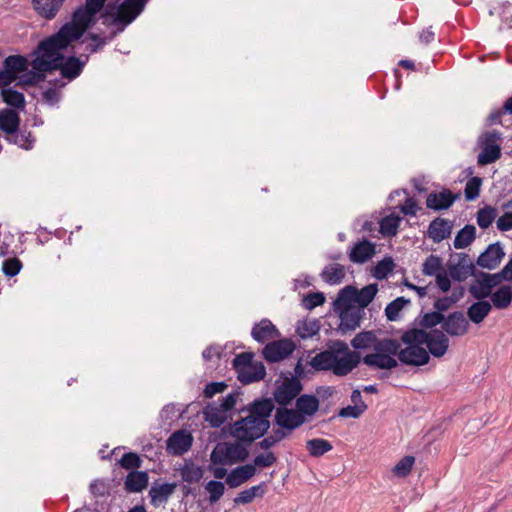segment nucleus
<instances>
[{
  "label": "nucleus",
  "mask_w": 512,
  "mask_h": 512,
  "mask_svg": "<svg viewBox=\"0 0 512 512\" xmlns=\"http://www.w3.org/2000/svg\"><path fill=\"white\" fill-rule=\"evenodd\" d=\"M360 362V353L349 350L346 342L331 340L327 343L326 350L311 359L310 365L316 371L331 370L334 375L342 377L352 372Z\"/></svg>",
  "instance_id": "f257e3e1"
},
{
  "label": "nucleus",
  "mask_w": 512,
  "mask_h": 512,
  "mask_svg": "<svg viewBox=\"0 0 512 512\" xmlns=\"http://www.w3.org/2000/svg\"><path fill=\"white\" fill-rule=\"evenodd\" d=\"M56 39L57 37L54 33L38 43L34 50L36 58L31 62L34 70L43 72V74L51 73L55 70L61 71L62 52L67 50L71 44L59 42Z\"/></svg>",
  "instance_id": "f03ea898"
},
{
  "label": "nucleus",
  "mask_w": 512,
  "mask_h": 512,
  "mask_svg": "<svg viewBox=\"0 0 512 512\" xmlns=\"http://www.w3.org/2000/svg\"><path fill=\"white\" fill-rule=\"evenodd\" d=\"M97 22L96 15L80 5L71 15V20L64 23L55 33L57 41L70 43L71 45L88 33Z\"/></svg>",
  "instance_id": "7ed1b4c3"
},
{
  "label": "nucleus",
  "mask_w": 512,
  "mask_h": 512,
  "mask_svg": "<svg viewBox=\"0 0 512 512\" xmlns=\"http://www.w3.org/2000/svg\"><path fill=\"white\" fill-rule=\"evenodd\" d=\"M147 0H124L121 3H108L105 15L111 16L108 26H120L119 31H124L144 10ZM106 24V22H104Z\"/></svg>",
  "instance_id": "20e7f679"
},
{
  "label": "nucleus",
  "mask_w": 512,
  "mask_h": 512,
  "mask_svg": "<svg viewBox=\"0 0 512 512\" xmlns=\"http://www.w3.org/2000/svg\"><path fill=\"white\" fill-rule=\"evenodd\" d=\"M271 427V423H265L261 419L248 414L229 425V435L234 439L252 444L264 437Z\"/></svg>",
  "instance_id": "39448f33"
},
{
  "label": "nucleus",
  "mask_w": 512,
  "mask_h": 512,
  "mask_svg": "<svg viewBox=\"0 0 512 512\" xmlns=\"http://www.w3.org/2000/svg\"><path fill=\"white\" fill-rule=\"evenodd\" d=\"M245 441L235 439L234 442H219L210 454V460L214 465H233L244 462L248 456V446Z\"/></svg>",
  "instance_id": "423d86ee"
},
{
  "label": "nucleus",
  "mask_w": 512,
  "mask_h": 512,
  "mask_svg": "<svg viewBox=\"0 0 512 512\" xmlns=\"http://www.w3.org/2000/svg\"><path fill=\"white\" fill-rule=\"evenodd\" d=\"M501 133L493 130L485 132L480 138L482 151L478 155L477 163L481 166L496 162L501 157Z\"/></svg>",
  "instance_id": "0eeeda50"
},
{
  "label": "nucleus",
  "mask_w": 512,
  "mask_h": 512,
  "mask_svg": "<svg viewBox=\"0 0 512 512\" xmlns=\"http://www.w3.org/2000/svg\"><path fill=\"white\" fill-rule=\"evenodd\" d=\"M303 385L297 377L285 378L273 391L274 403L279 406H288L300 394Z\"/></svg>",
  "instance_id": "6e6552de"
},
{
  "label": "nucleus",
  "mask_w": 512,
  "mask_h": 512,
  "mask_svg": "<svg viewBox=\"0 0 512 512\" xmlns=\"http://www.w3.org/2000/svg\"><path fill=\"white\" fill-rule=\"evenodd\" d=\"M295 348L296 345L291 339L273 340L265 345L262 355L267 362L276 363L290 356Z\"/></svg>",
  "instance_id": "1a4fd4ad"
},
{
  "label": "nucleus",
  "mask_w": 512,
  "mask_h": 512,
  "mask_svg": "<svg viewBox=\"0 0 512 512\" xmlns=\"http://www.w3.org/2000/svg\"><path fill=\"white\" fill-rule=\"evenodd\" d=\"M273 422L276 426L284 428L288 432H293L306 422V417H303L296 409L279 406L275 410Z\"/></svg>",
  "instance_id": "9d476101"
},
{
  "label": "nucleus",
  "mask_w": 512,
  "mask_h": 512,
  "mask_svg": "<svg viewBox=\"0 0 512 512\" xmlns=\"http://www.w3.org/2000/svg\"><path fill=\"white\" fill-rule=\"evenodd\" d=\"M70 47L72 48V52L76 53V46L72 44ZM87 63L88 54H80L79 56H76L75 54L65 56L63 54L60 74L62 78L68 79L69 81L74 80L81 75Z\"/></svg>",
  "instance_id": "9b49d317"
},
{
  "label": "nucleus",
  "mask_w": 512,
  "mask_h": 512,
  "mask_svg": "<svg viewBox=\"0 0 512 512\" xmlns=\"http://www.w3.org/2000/svg\"><path fill=\"white\" fill-rule=\"evenodd\" d=\"M455 256L458 258L457 262L448 264L450 277L458 282L465 281L469 276L476 277L478 271L471 262L469 255L461 252L456 253Z\"/></svg>",
  "instance_id": "f8f14e48"
},
{
  "label": "nucleus",
  "mask_w": 512,
  "mask_h": 512,
  "mask_svg": "<svg viewBox=\"0 0 512 512\" xmlns=\"http://www.w3.org/2000/svg\"><path fill=\"white\" fill-rule=\"evenodd\" d=\"M469 326V321L464 313L462 311H454L445 316L441 331H444L447 336L459 337L468 332Z\"/></svg>",
  "instance_id": "ddd939ff"
},
{
  "label": "nucleus",
  "mask_w": 512,
  "mask_h": 512,
  "mask_svg": "<svg viewBox=\"0 0 512 512\" xmlns=\"http://www.w3.org/2000/svg\"><path fill=\"white\" fill-rule=\"evenodd\" d=\"M504 257L505 252L501 243L495 242L489 244L486 249L478 256L476 264L481 268L494 270L500 265Z\"/></svg>",
  "instance_id": "4468645a"
},
{
  "label": "nucleus",
  "mask_w": 512,
  "mask_h": 512,
  "mask_svg": "<svg viewBox=\"0 0 512 512\" xmlns=\"http://www.w3.org/2000/svg\"><path fill=\"white\" fill-rule=\"evenodd\" d=\"M274 410H276V408L272 398L260 397L244 406L241 409V412H247L248 414L261 419L265 423H271L269 418Z\"/></svg>",
  "instance_id": "2eb2a0df"
},
{
  "label": "nucleus",
  "mask_w": 512,
  "mask_h": 512,
  "mask_svg": "<svg viewBox=\"0 0 512 512\" xmlns=\"http://www.w3.org/2000/svg\"><path fill=\"white\" fill-rule=\"evenodd\" d=\"M427 352L429 356L432 355L435 358L443 357L450 345L449 337L440 329H433L428 332V337L425 341Z\"/></svg>",
  "instance_id": "dca6fc26"
},
{
  "label": "nucleus",
  "mask_w": 512,
  "mask_h": 512,
  "mask_svg": "<svg viewBox=\"0 0 512 512\" xmlns=\"http://www.w3.org/2000/svg\"><path fill=\"white\" fill-rule=\"evenodd\" d=\"M193 437L184 430L173 432L166 441V451L170 455L181 456L190 450Z\"/></svg>",
  "instance_id": "f3484780"
},
{
  "label": "nucleus",
  "mask_w": 512,
  "mask_h": 512,
  "mask_svg": "<svg viewBox=\"0 0 512 512\" xmlns=\"http://www.w3.org/2000/svg\"><path fill=\"white\" fill-rule=\"evenodd\" d=\"M335 311L339 314L340 318L337 331L343 335L356 330L360 326L361 319L364 315V311L358 307L335 309Z\"/></svg>",
  "instance_id": "a211bd4d"
},
{
  "label": "nucleus",
  "mask_w": 512,
  "mask_h": 512,
  "mask_svg": "<svg viewBox=\"0 0 512 512\" xmlns=\"http://www.w3.org/2000/svg\"><path fill=\"white\" fill-rule=\"evenodd\" d=\"M398 360L405 365L424 366L429 363V352L419 345L406 346L401 349Z\"/></svg>",
  "instance_id": "6ab92c4d"
},
{
  "label": "nucleus",
  "mask_w": 512,
  "mask_h": 512,
  "mask_svg": "<svg viewBox=\"0 0 512 512\" xmlns=\"http://www.w3.org/2000/svg\"><path fill=\"white\" fill-rule=\"evenodd\" d=\"M28 69L27 58L22 55H10L3 61L2 73L6 77V82L13 83L17 78L18 74L26 72Z\"/></svg>",
  "instance_id": "aec40b11"
},
{
  "label": "nucleus",
  "mask_w": 512,
  "mask_h": 512,
  "mask_svg": "<svg viewBox=\"0 0 512 512\" xmlns=\"http://www.w3.org/2000/svg\"><path fill=\"white\" fill-rule=\"evenodd\" d=\"M459 194H454L449 189H442L440 192H432L426 198V206L434 211L449 209L457 200Z\"/></svg>",
  "instance_id": "412c9836"
},
{
  "label": "nucleus",
  "mask_w": 512,
  "mask_h": 512,
  "mask_svg": "<svg viewBox=\"0 0 512 512\" xmlns=\"http://www.w3.org/2000/svg\"><path fill=\"white\" fill-rule=\"evenodd\" d=\"M376 253V245L364 238L356 242L348 252L349 260L356 264H363L370 260Z\"/></svg>",
  "instance_id": "4be33fe9"
},
{
  "label": "nucleus",
  "mask_w": 512,
  "mask_h": 512,
  "mask_svg": "<svg viewBox=\"0 0 512 512\" xmlns=\"http://www.w3.org/2000/svg\"><path fill=\"white\" fill-rule=\"evenodd\" d=\"M176 488V482L160 484L158 480H156L148 492L151 505L159 507L161 504L166 503L174 494Z\"/></svg>",
  "instance_id": "5701e85b"
},
{
  "label": "nucleus",
  "mask_w": 512,
  "mask_h": 512,
  "mask_svg": "<svg viewBox=\"0 0 512 512\" xmlns=\"http://www.w3.org/2000/svg\"><path fill=\"white\" fill-rule=\"evenodd\" d=\"M252 338L258 343H265L274 340L280 336V332L276 326L267 318L255 323L251 330Z\"/></svg>",
  "instance_id": "b1692460"
},
{
  "label": "nucleus",
  "mask_w": 512,
  "mask_h": 512,
  "mask_svg": "<svg viewBox=\"0 0 512 512\" xmlns=\"http://www.w3.org/2000/svg\"><path fill=\"white\" fill-rule=\"evenodd\" d=\"M452 227L453 225L450 220L437 217L433 221H431L428 226V237L432 239L434 243H440L444 239L450 237Z\"/></svg>",
  "instance_id": "393cba45"
},
{
  "label": "nucleus",
  "mask_w": 512,
  "mask_h": 512,
  "mask_svg": "<svg viewBox=\"0 0 512 512\" xmlns=\"http://www.w3.org/2000/svg\"><path fill=\"white\" fill-rule=\"evenodd\" d=\"M256 474V468L252 464L238 466L231 470L226 477V483L230 488L239 487Z\"/></svg>",
  "instance_id": "a878e982"
},
{
  "label": "nucleus",
  "mask_w": 512,
  "mask_h": 512,
  "mask_svg": "<svg viewBox=\"0 0 512 512\" xmlns=\"http://www.w3.org/2000/svg\"><path fill=\"white\" fill-rule=\"evenodd\" d=\"M149 475L146 471L132 470L124 481V489L128 493H138L147 488Z\"/></svg>",
  "instance_id": "bb28decb"
},
{
  "label": "nucleus",
  "mask_w": 512,
  "mask_h": 512,
  "mask_svg": "<svg viewBox=\"0 0 512 512\" xmlns=\"http://www.w3.org/2000/svg\"><path fill=\"white\" fill-rule=\"evenodd\" d=\"M393 356L394 355L375 352L365 355L362 361L369 367L390 370L398 366V361L393 358Z\"/></svg>",
  "instance_id": "cd10ccee"
},
{
  "label": "nucleus",
  "mask_w": 512,
  "mask_h": 512,
  "mask_svg": "<svg viewBox=\"0 0 512 512\" xmlns=\"http://www.w3.org/2000/svg\"><path fill=\"white\" fill-rule=\"evenodd\" d=\"M65 0H33L35 11L43 18L51 20L55 18Z\"/></svg>",
  "instance_id": "c85d7f7f"
},
{
  "label": "nucleus",
  "mask_w": 512,
  "mask_h": 512,
  "mask_svg": "<svg viewBox=\"0 0 512 512\" xmlns=\"http://www.w3.org/2000/svg\"><path fill=\"white\" fill-rule=\"evenodd\" d=\"M20 116L13 109H3L0 111V130L8 135L17 132L20 125Z\"/></svg>",
  "instance_id": "c756f323"
},
{
  "label": "nucleus",
  "mask_w": 512,
  "mask_h": 512,
  "mask_svg": "<svg viewBox=\"0 0 512 512\" xmlns=\"http://www.w3.org/2000/svg\"><path fill=\"white\" fill-rule=\"evenodd\" d=\"M265 375L266 368L264 364L260 361H256L254 365L249 367V369L239 370V373L237 374V379L243 385H248L264 379Z\"/></svg>",
  "instance_id": "7c9ffc66"
},
{
  "label": "nucleus",
  "mask_w": 512,
  "mask_h": 512,
  "mask_svg": "<svg viewBox=\"0 0 512 512\" xmlns=\"http://www.w3.org/2000/svg\"><path fill=\"white\" fill-rule=\"evenodd\" d=\"M492 305L486 300H477L467 309L469 320L475 324L481 323L490 313Z\"/></svg>",
  "instance_id": "2f4dec72"
},
{
  "label": "nucleus",
  "mask_w": 512,
  "mask_h": 512,
  "mask_svg": "<svg viewBox=\"0 0 512 512\" xmlns=\"http://www.w3.org/2000/svg\"><path fill=\"white\" fill-rule=\"evenodd\" d=\"M319 409V400L315 395L303 394L296 400V410L303 417L314 415Z\"/></svg>",
  "instance_id": "473e14b6"
},
{
  "label": "nucleus",
  "mask_w": 512,
  "mask_h": 512,
  "mask_svg": "<svg viewBox=\"0 0 512 512\" xmlns=\"http://www.w3.org/2000/svg\"><path fill=\"white\" fill-rule=\"evenodd\" d=\"M358 289L352 285L345 286L338 293L334 301V309L355 308L352 303H356Z\"/></svg>",
  "instance_id": "72a5a7b5"
},
{
  "label": "nucleus",
  "mask_w": 512,
  "mask_h": 512,
  "mask_svg": "<svg viewBox=\"0 0 512 512\" xmlns=\"http://www.w3.org/2000/svg\"><path fill=\"white\" fill-rule=\"evenodd\" d=\"M78 42L79 44L87 43L82 54H88V59L91 54L98 53L105 47V41L102 39V35L94 32L86 33Z\"/></svg>",
  "instance_id": "f704fd0d"
},
{
  "label": "nucleus",
  "mask_w": 512,
  "mask_h": 512,
  "mask_svg": "<svg viewBox=\"0 0 512 512\" xmlns=\"http://www.w3.org/2000/svg\"><path fill=\"white\" fill-rule=\"evenodd\" d=\"M445 319V315L443 313H439V311L434 310L427 313H424L423 315H419L415 318L414 324L420 326L424 330L426 329H436L435 327L438 324L443 325Z\"/></svg>",
  "instance_id": "c9c22d12"
},
{
  "label": "nucleus",
  "mask_w": 512,
  "mask_h": 512,
  "mask_svg": "<svg viewBox=\"0 0 512 512\" xmlns=\"http://www.w3.org/2000/svg\"><path fill=\"white\" fill-rule=\"evenodd\" d=\"M401 220V217L394 213L381 218L379 221V233L384 237L396 236Z\"/></svg>",
  "instance_id": "e433bc0d"
},
{
  "label": "nucleus",
  "mask_w": 512,
  "mask_h": 512,
  "mask_svg": "<svg viewBox=\"0 0 512 512\" xmlns=\"http://www.w3.org/2000/svg\"><path fill=\"white\" fill-rule=\"evenodd\" d=\"M490 298L495 308L506 309L512 302V287L510 285H502L492 293Z\"/></svg>",
  "instance_id": "4c0bfd02"
},
{
  "label": "nucleus",
  "mask_w": 512,
  "mask_h": 512,
  "mask_svg": "<svg viewBox=\"0 0 512 512\" xmlns=\"http://www.w3.org/2000/svg\"><path fill=\"white\" fill-rule=\"evenodd\" d=\"M476 238V228L474 225L467 224L460 229L453 241L456 249L467 248Z\"/></svg>",
  "instance_id": "58836bf2"
},
{
  "label": "nucleus",
  "mask_w": 512,
  "mask_h": 512,
  "mask_svg": "<svg viewBox=\"0 0 512 512\" xmlns=\"http://www.w3.org/2000/svg\"><path fill=\"white\" fill-rule=\"evenodd\" d=\"M492 288L485 278L475 277L472 284L469 285L468 291L476 300H484L492 295Z\"/></svg>",
  "instance_id": "ea45409f"
},
{
  "label": "nucleus",
  "mask_w": 512,
  "mask_h": 512,
  "mask_svg": "<svg viewBox=\"0 0 512 512\" xmlns=\"http://www.w3.org/2000/svg\"><path fill=\"white\" fill-rule=\"evenodd\" d=\"M321 325L318 319L299 320L296 325V333L301 339L312 338L320 331Z\"/></svg>",
  "instance_id": "a19ab883"
},
{
  "label": "nucleus",
  "mask_w": 512,
  "mask_h": 512,
  "mask_svg": "<svg viewBox=\"0 0 512 512\" xmlns=\"http://www.w3.org/2000/svg\"><path fill=\"white\" fill-rule=\"evenodd\" d=\"M1 97L3 102L10 107L20 110H23L25 107L24 94L13 88L3 87L1 90Z\"/></svg>",
  "instance_id": "79ce46f5"
},
{
  "label": "nucleus",
  "mask_w": 512,
  "mask_h": 512,
  "mask_svg": "<svg viewBox=\"0 0 512 512\" xmlns=\"http://www.w3.org/2000/svg\"><path fill=\"white\" fill-rule=\"evenodd\" d=\"M321 277L330 285L340 284L345 277L344 266L338 263L327 266L323 269Z\"/></svg>",
  "instance_id": "37998d69"
},
{
  "label": "nucleus",
  "mask_w": 512,
  "mask_h": 512,
  "mask_svg": "<svg viewBox=\"0 0 512 512\" xmlns=\"http://www.w3.org/2000/svg\"><path fill=\"white\" fill-rule=\"evenodd\" d=\"M428 337V332L423 328H411L406 330L400 340L403 344L407 346L419 345L422 346L425 344V341Z\"/></svg>",
  "instance_id": "c03bdc74"
},
{
  "label": "nucleus",
  "mask_w": 512,
  "mask_h": 512,
  "mask_svg": "<svg viewBox=\"0 0 512 512\" xmlns=\"http://www.w3.org/2000/svg\"><path fill=\"white\" fill-rule=\"evenodd\" d=\"M204 420L210 424L212 428L220 427L226 420L224 411L220 407L208 404L203 409Z\"/></svg>",
  "instance_id": "a18cd8bd"
},
{
  "label": "nucleus",
  "mask_w": 512,
  "mask_h": 512,
  "mask_svg": "<svg viewBox=\"0 0 512 512\" xmlns=\"http://www.w3.org/2000/svg\"><path fill=\"white\" fill-rule=\"evenodd\" d=\"M306 449L312 457H321L333 449L332 444L322 438H314L306 442Z\"/></svg>",
  "instance_id": "49530a36"
},
{
  "label": "nucleus",
  "mask_w": 512,
  "mask_h": 512,
  "mask_svg": "<svg viewBox=\"0 0 512 512\" xmlns=\"http://www.w3.org/2000/svg\"><path fill=\"white\" fill-rule=\"evenodd\" d=\"M6 140L26 150L32 149L35 142L30 131H27L26 129L20 130L19 128L15 134L6 136Z\"/></svg>",
  "instance_id": "de8ad7c7"
},
{
  "label": "nucleus",
  "mask_w": 512,
  "mask_h": 512,
  "mask_svg": "<svg viewBox=\"0 0 512 512\" xmlns=\"http://www.w3.org/2000/svg\"><path fill=\"white\" fill-rule=\"evenodd\" d=\"M374 350L376 353L397 355V357H399V353L401 351V344L398 340L393 338H377V341L374 345Z\"/></svg>",
  "instance_id": "09e8293b"
},
{
  "label": "nucleus",
  "mask_w": 512,
  "mask_h": 512,
  "mask_svg": "<svg viewBox=\"0 0 512 512\" xmlns=\"http://www.w3.org/2000/svg\"><path fill=\"white\" fill-rule=\"evenodd\" d=\"M378 293V284L371 283L358 290V295L356 299V303L358 304V308L364 311L375 298Z\"/></svg>",
  "instance_id": "8fccbe9b"
},
{
  "label": "nucleus",
  "mask_w": 512,
  "mask_h": 512,
  "mask_svg": "<svg viewBox=\"0 0 512 512\" xmlns=\"http://www.w3.org/2000/svg\"><path fill=\"white\" fill-rule=\"evenodd\" d=\"M410 304V299L403 296L397 297L387 304L385 308V316L388 321H397L400 318L402 309Z\"/></svg>",
  "instance_id": "3c124183"
},
{
  "label": "nucleus",
  "mask_w": 512,
  "mask_h": 512,
  "mask_svg": "<svg viewBox=\"0 0 512 512\" xmlns=\"http://www.w3.org/2000/svg\"><path fill=\"white\" fill-rule=\"evenodd\" d=\"M377 341V337L373 331H362L355 335L351 340V346L354 349H366L373 347Z\"/></svg>",
  "instance_id": "603ef678"
},
{
  "label": "nucleus",
  "mask_w": 512,
  "mask_h": 512,
  "mask_svg": "<svg viewBox=\"0 0 512 512\" xmlns=\"http://www.w3.org/2000/svg\"><path fill=\"white\" fill-rule=\"evenodd\" d=\"M395 268V263L392 257L386 256L380 260L373 268L372 275L377 280L386 279Z\"/></svg>",
  "instance_id": "864d4df0"
},
{
  "label": "nucleus",
  "mask_w": 512,
  "mask_h": 512,
  "mask_svg": "<svg viewBox=\"0 0 512 512\" xmlns=\"http://www.w3.org/2000/svg\"><path fill=\"white\" fill-rule=\"evenodd\" d=\"M180 474L183 481L188 483H197L203 477V470L193 462H190L186 463L180 469Z\"/></svg>",
  "instance_id": "5fc2aeb1"
},
{
  "label": "nucleus",
  "mask_w": 512,
  "mask_h": 512,
  "mask_svg": "<svg viewBox=\"0 0 512 512\" xmlns=\"http://www.w3.org/2000/svg\"><path fill=\"white\" fill-rule=\"evenodd\" d=\"M443 271L441 258L437 255H429L422 264V273L425 276H435Z\"/></svg>",
  "instance_id": "6e6d98bb"
},
{
  "label": "nucleus",
  "mask_w": 512,
  "mask_h": 512,
  "mask_svg": "<svg viewBox=\"0 0 512 512\" xmlns=\"http://www.w3.org/2000/svg\"><path fill=\"white\" fill-rule=\"evenodd\" d=\"M497 210L492 206H485L477 212V224L482 229H487L495 220Z\"/></svg>",
  "instance_id": "4d7b16f0"
},
{
  "label": "nucleus",
  "mask_w": 512,
  "mask_h": 512,
  "mask_svg": "<svg viewBox=\"0 0 512 512\" xmlns=\"http://www.w3.org/2000/svg\"><path fill=\"white\" fill-rule=\"evenodd\" d=\"M482 182L483 180L479 176L471 177L467 181L464 189V195L467 201H474L476 198L479 197Z\"/></svg>",
  "instance_id": "13d9d810"
},
{
  "label": "nucleus",
  "mask_w": 512,
  "mask_h": 512,
  "mask_svg": "<svg viewBox=\"0 0 512 512\" xmlns=\"http://www.w3.org/2000/svg\"><path fill=\"white\" fill-rule=\"evenodd\" d=\"M476 277L485 278V280L488 282L492 289L500 285L503 281L510 282V278L504 268H502L499 272L493 274L478 271Z\"/></svg>",
  "instance_id": "bf43d9fd"
},
{
  "label": "nucleus",
  "mask_w": 512,
  "mask_h": 512,
  "mask_svg": "<svg viewBox=\"0 0 512 512\" xmlns=\"http://www.w3.org/2000/svg\"><path fill=\"white\" fill-rule=\"evenodd\" d=\"M254 353L253 352H243L235 356L232 361V366L237 372L239 370H247L249 367L255 364L256 361H253Z\"/></svg>",
  "instance_id": "052dcab7"
},
{
  "label": "nucleus",
  "mask_w": 512,
  "mask_h": 512,
  "mask_svg": "<svg viewBox=\"0 0 512 512\" xmlns=\"http://www.w3.org/2000/svg\"><path fill=\"white\" fill-rule=\"evenodd\" d=\"M415 462V457L411 455L404 456L394 466L393 472L398 477H406L410 474Z\"/></svg>",
  "instance_id": "680f3d73"
},
{
  "label": "nucleus",
  "mask_w": 512,
  "mask_h": 512,
  "mask_svg": "<svg viewBox=\"0 0 512 512\" xmlns=\"http://www.w3.org/2000/svg\"><path fill=\"white\" fill-rule=\"evenodd\" d=\"M46 79V75L43 72L37 70H29L19 78L17 85L22 86H34Z\"/></svg>",
  "instance_id": "e2e57ef3"
},
{
  "label": "nucleus",
  "mask_w": 512,
  "mask_h": 512,
  "mask_svg": "<svg viewBox=\"0 0 512 512\" xmlns=\"http://www.w3.org/2000/svg\"><path fill=\"white\" fill-rule=\"evenodd\" d=\"M119 464L124 469L136 470L141 467L142 460L137 453L128 452L122 456V458L119 460Z\"/></svg>",
  "instance_id": "0e129e2a"
},
{
  "label": "nucleus",
  "mask_w": 512,
  "mask_h": 512,
  "mask_svg": "<svg viewBox=\"0 0 512 512\" xmlns=\"http://www.w3.org/2000/svg\"><path fill=\"white\" fill-rule=\"evenodd\" d=\"M205 489L209 492V500L211 503L217 502L225 492V486L221 481L210 480Z\"/></svg>",
  "instance_id": "69168bd1"
},
{
  "label": "nucleus",
  "mask_w": 512,
  "mask_h": 512,
  "mask_svg": "<svg viewBox=\"0 0 512 512\" xmlns=\"http://www.w3.org/2000/svg\"><path fill=\"white\" fill-rule=\"evenodd\" d=\"M277 462V457L272 451H268L265 453L258 454L254 460L252 465L254 467L266 468L271 467Z\"/></svg>",
  "instance_id": "338daca9"
},
{
  "label": "nucleus",
  "mask_w": 512,
  "mask_h": 512,
  "mask_svg": "<svg viewBox=\"0 0 512 512\" xmlns=\"http://www.w3.org/2000/svg\"><path fill=\"white\" fill-rule=\"evenodd\" d=\"M325 296L322 292H310L303 298V306L307 310H312L317 306L324 304Z\"/></svg>",
  "instance_id": "774afa93"
}]
</instances>
